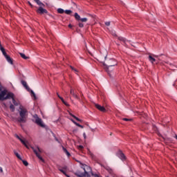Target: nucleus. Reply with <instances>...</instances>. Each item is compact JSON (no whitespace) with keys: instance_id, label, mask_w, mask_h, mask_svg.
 Returning <instances> with one entry per match:
<instances>
[{"instance_id":"nucleus-1","label":"nucleus","mask_w":177,"mask_h":177,"mask_svg":"<svg viewBox=\"0 0 177 177\" xmlns=\"http://www.w3.org/2000/svg\"><path fill=\"white\" fill-rule=\"evenodd\" d=\"M19 114V117L17 119V122L22 124H26V122H27V118H28V110H27V109H26L24 106H20Z\"/></svg>"},{"instance_id":"nucleus-2","label":"nucleus","mask_w":177,"mask_h":177,"mask_svg":"<svg viewBox=\"0 0 177 177\" xmlns=\"http://www.w3.org/2000/svg\"><path fill=\"white\" fill-rule=\"evenodd\" d=\"M31 149L33 151V152L35 153V154L36 155V157H37V158H39V160L42 161V162H45V160H44L42 156H41L40 153H42V151H41V149H39V147H31Z\"/></svg>"},{"instance_id":"nucleus-3","label":"nucleus","mask_w":177,"mask_h":177,"mask_svg":"<svg viewBox=\"0 0 177 177\" xmlns=\"http://www.w3.org/2000/svg\"><path fill=\"white\" fill-rule=\"evenodd\" d=\"M81 168L84 171V174L86 177H91V174H92V168L86 165H82Z\"/></svg>"},{"instance_id":"nucleus-4","label":"nucleus","mask_w":177,"mask_h":177,"mask_svg":"<svg viewBox=\"0 0 177 177\" xmlns=\"http://www.w3.org/2000/svg\"><path fill=\"white\" fill-rule=\"evenodd\" d=\"M33 118L35 119V124H37V125H39V127H41V128H45L46 127V125H45V124L44 123V122L42 121V119H41L39 117H38V115L35 114L32 115Z\"/></svg>"},{"instance_id":"nucleus-5","label":"nucleus","mask_w":177,"mask_h":177,"mask_svg":"<svg viewBox=\"0 0 177 177\" xmlns=\"http://www.w3.org/2000/svg\"><path fill=\"white\" fill-rule=\"evenodd\" d=\"M21 84L23 85V86H24V88H26V91H28V92H30L32 96H33V97L35 99H37V95H35V93L34 92V91L30 90L28 85H27V82L24 80H21Z\"/></svg>"},{"instance_id":"nucleus-6","label":"nucleus","mask_w":177,"mask_h":177,"mask_svg":"<svg viewBox=\"0 0 177 177\" xmlns=\"http://www.w3.org/2000/svg\"><path fill=\"white\" fill-rule=\"evenodd\" d=\"M118 39H119V41H121V42L124 43V46H126V48H128L129 44V45H131V46H135L132 43V41H131V40H128L125 37H118Z\"/></svg>"},{"instance_id":"nucleus-7","label":"nucleus","mask_w":177,"mask_h":177,"mask_svg":"<svg viewBox=\"0 0 177 177\" xmlns=\"http://www.w3.org/2000/svg\"><path fill=\"white\" fill-rule=\"evenodd\" d=\"M114 66H117V61L114 59H110L107 61L106 67L110 68V67H114Z\"/></svg>"},{"instance_id":"nucleus-8","label":"nucleus","mask_w":177,"mask_h":177,"mask_svg":"<svg viewBox=\"0 0 177 177\" xmlns=\"http://www.w3.org/2000/svg\"><path fill=\"white\" fill-rule=\"evenodd\" d=\"M116 156L117 157H118V158L122 160V161H125V160H127V157L125 156L124 153H122V151H118L116 153Z\"/></svg>"},{"instance_id":"nucleus-9","label":"nucleus","mask_w":177,"mask_h":177,"mask_svg":"<svg viewBox=\"0 0 177 177\" xmlns=\"http://www.w3.org/2000/svg\"><path fill=\"white\" fill-rule=\"evenodd\" d=\"M45 6H40V7L37 9V12L39 15H44V13H48V10L44 9Z\"/></svg>"},{"instance_id":"nucleus-10","label":"nucleus","mask_w":177,"mask_h":177,"mask_svg":"<svg viewBox=\"0 0 177 177\" xmlns=\"http://www.w3.org/2000/svg\"><path fill=\"white\" fill-rule=\"evenodd\" d=\"M0 100L3 102V100H6V91H2L0 93Z\"/></svg>"},{"instance_id":"nucleus-11","label":"nucleus","mask_w":177,"mask_h":177,"mask_svg":"<svg viewBox=\"0 0 177 177\" xmlns=\"http://www.w3.org/2000/svg\"><path fill=\"white\" fill-rule=\"evenodd\" d=\"M75 175L78 177H86V176L85 175V173L80 170H77L76 172H75Z\"/></svg>"},{"instance_id":"nucleus-12","label":"nucleus","mask_w":177,"mask_h":177,"mask_svg":"<svg viewBox=\"0 0 177 177\" xmlns=\"http://www.w3.org/2000/svg\"><path fill=\"white\" fill-rule=\"evenodd\" d=\"M15 137L17 138V139H19V140H20V142L24 144L27 149H28V146H27V143H26V141H24V140L21 139V138H20V136H19V135L17 134H15Z\"/></svg>"},{"instance_id":"nucleus-13","label":"nucleus","mask_w":177,"mask_h":177,"mask_svg":"<svg viewBox=\"0 0 177 177\" xmlns=\"http://www.w3.org/2000/svg\"><path fill=\"white\" fill-rule=\"evenodd\" d=\"M95 107L96 109H97V110H100V111H102L103 113L106 111V109L104 108V106H102L98 104H95Z\"/></svg>"},{"instance_id":"nucleus-14","label":"nucleus","mask_w":177,"mask_h":177,"mask_svg":"<svg viewBox=\"0 0 177 177\" xmlns=\"http://www.w3.org/2000/svg\"><path fill=\"white\" fill-rule=\"evenodd\" d=\"M6 59L7 60L8 63L10 64H13V59L10 57V56L7 55L5 57Z\"/></svg>"},{"instance_id":"nucleus-15","label":"nucleus","mask_w":177,"mask_h":177,"mask_svg":"<svg viewBox=\"0 0 177 177\" xmlns=\"http://www.w3.org/2000/svg\"><path fill=\"white\" fill-rule=\"evenodd\" d=\"M13 93H8L7 95H6V100H8V99H14L13 98Z\"/></svg>"},{"instance_id":"nucleus-16","label":"nucleus","mask_w":177,"mask_h":177,"mask_svg":"<svg viewBox=\"0 0 177 177\" xmlns=\"http://www.w3.org/2000/svg\"><path fill=\"white\" fill-rule=\"evenodd\" d=\"M149 60L152 64L156 62V58L153 57L151 55H149Z\"/></svg>"},{"instance_id":"nucleus-17","label":"nucleus","mask_w":177,"mask_h":177,"mask_svg":"<svg viewBox=\"0 0 177 177\" xmlns=\"http://www.w3.org/2000/svg\"><path fill=\"white\" fill-rule=\"evenodd\" d=\"M62 149L64 150V151L66 153V156L68 157H70V156H71V154L70 153V152H68V151L67 150V149H66L64 147H62Z\"/></svg>"},{"instance_id":"nucleus-18","label":"nucleus","mask_w":177,"mask_h":177,"mask_svg":"<svg viewBox=\"0 0 177 177\" xmlns=\"http://www.w3.org/2000/svg\"><path fill=\"white\" fill-rule=\"evenodd\" d=\"M35 2H36V3L37 5H39V6H45V4H44L42 2H41V1L39 0H34Z\"/></svg>"},{"instance_id":"nucleus-19","label":"nucleus","mask_w":177,"mask_h":177,"mask_svg":"<svg viewBox=\"0 0 177 177\" xmlns=\"http://www.w3.org/2000/svg\"><path fill=\"white\" fill-rule=\"evenodd\" d=\"M75 20H77V21H80L81 20V17L80 15H78L77 12L75 13Z\"/></svg>"},{"instance_id":"nucleus-20","label":"nucleus","mask_w":177,"mask_h":177,"mask_svg":"<svg viewBox=\"0 0 177 177\" xmlns=\"http://www.w3.org/2000/svg\"><path fill=\"white\" fill-rule=\"evenodd\" d=\"M14 154H15L16 157H17L19 160H22L21 156H20V154H19V153H17V151H14Z\"/></svg>"},{"instance_id":"nucleus-21","label":"nucleus","mask_w":177,"mask_h":177,"mask_svg":"<svg viewBox=\"0 0 177 177\" xmlns=\"http://www.w3.org/2000/svg\"><path fill=\"white\" fill-rule=\"evenodd\" d=\"M21 57H22V59H24L25 60H27V59H28V57L26 56V55L24 53H19Z\"/></svg>"},{"instance_id":"nucleus-22","label":"nucleus","mask_w":177,"mask_h":177,"mask_svg":"<svg viewBox=\"0 0 177 177\" xmlns=\"http://www.w3.org/2000/svg\"><path fill=\"white\" fill-rule=\"evenodd\" d=\"M64 10H63L62 8H58L57 9V12L59 13L60 15H63V13H64Z\"/></svg>"},{"instance_id":"nucleus-23","label":"nucleus","mask_w":177,"mask_h":177,"mask_svg":"<svg viewBox=\"0 0 177 177\" xmlns=\"http://www.w3.org/2000/svg\"><path fill=\"white\" fill-rule=\"evenodd\" d=\"M80 21H82V23H86V21H88V18H80Z\"/></svg>"},{"instance_id":"nucleus-24","label":"nucleus","mask_w":177,"mask_h":177,"mask_svg":"<svg viewBox=\"0 0 177 177\" xmlns=\"http://www.w3.org/2000/svg\"><path fill=\"white\" fill-rule=\"evenodd\" d=\"M70 115H71V117H73V118H75V120L76 121H80V122H81V120H80V118H77L75 115H73V114H71V113H70Z\"/></svg>"},{"instance_id":"nucleus-25","label":"nucleus","mask_w":177,"mask_h":177,"mask_svg":"<svg viewBox=\"0 0 177 177\" xmlns=\"http://www.w3.org/2000/svg\"><path fill=\"white\" fill-rule=\"evenodd\" d=\"M105 169H106L109 174H113V169H111V168L106 167Z\"/></svg>"},{"instance_id":"nucleus-26","label":"nucleus","mask_w":177,"mask_h":177,"mask_svg":"<svg viewBox=\"0 0 177 177\" xmlns=\"http://www.w3.org/2000/svg\"><path fill=\"white\" fill-rule=\"evenodd\" d=\"M64 12L66 13V15H71V13H73V11L71 10H66Z\"/></svg>"},{"instance_id":"nucleus-27","label":"nucleus","mask_w":177,"mask_h":177,"mask_svg":"<svg viewBox=\"0 0 177 177\" xmlns=\"http://www.w3.org/2000/svg\"><path fill=\"white\" fill-rule=\"evenodd\" d=\"M71 95H72L73 97H77V95H75V93H74V90L73 89H71Z\"/></svg>"},{"instance_id":"nucleus-28","label":"nucleus","mask_w":177,"mask_h":177,"mask_svg":"<svg viewBox=\"0 0 177 177\" xmlns=\"http://www.w3.org/2000/svg\"><path fill=\"white\" fill-rule=\"evenodd\" d=\"M10 109L11 111H12V112L15 111V105H13V104H11L10 105Z\"/></svg>"},{"instance_id":"nucleus-29","label":"nucleus","mask_w":177,"mask_h":177,"mask_svg":"<svg viewBox=\"0 0 177 177\" xmlns=\"http://www.w3.org/2000/svg\"><path fill=\"white\" fill-rule=\"evenodd\" d=\"M21 161H22V162H23L24 165H25V167L28 166V162H27V160H23V159H22V160H21Z\"/></svg>"},{"instance_id":"nucleus-30","label":"nucleus","mask_w":177,"mask_h":177,"mask_svg":"<svg viewBox=\"0 0 177 177\" xmlns=\"http://www.w3.org/2000/svg\"><path fill=\"white\" fill-rule=\"evenodd\" d=\"M59 171H60V172H62V174H64V175H65V176H67V173H66V171H64V169H59Z\"/></svg>"},{"instance_id":"nucleus-31","label":"nucleus","mask_w":177,"mask_h":177,"mask_svg":"<svg viewBox=\"0 0 177 177\" xmlns=\"http://www.w3.org/2000/svg\"><path fill=\"white\" fill-rule=\"evenodd\" d=\"M111 35H112L113 37H117V34H115V30H112V31H111Z\"/></svg>"},{"instance_id":"nucleus-32","label":"nucleus","mask_w":177,"mask_h":177,"mask_svg":"<svg viewBox=\"0 0 177 177\" xmlns=\"http://www.w3.org/2000/svg\"><path fill=\"white\" fill-rule=\"evenodd\" d=\"M70 67H71V70H73V71H75V73H78V71H77V69H75L74 67H73L71 66Z\"/></svg>"},{"instance_id":"nucleus-33","label":"nucleus","mask_w":177,"mask_h":177,"mask_svg":"<svg viewBox=\"0 0 177 177\" xmlns=\"http://www.w3.org/2000/svg\"><path fill=\"white\" fill-rule=\"evenodd\" d=\"M77 149H78V150H82L84 149V146L79 145V146H77Z\"/></svg>"},{"instance_id":"nucleus-34","label":"nucleus","mask_w":177,"mask_h":177,"mask_svg":"<svg viewBox=\"0 0 177 177\" xmlns=\"http://www.w3.org/2000/svg\"><path fill=\"white\" fill-rule=\"evenodd\" d=\"M12 103L15 104V106H17V102H16L15 98H12Z\"/></svg>"},{"instance_id":"nucleus-35","label":"nucleus","mask_w":177,"mask_h":177,"mask_svg":"<svg viewBox=\"0 0 177 177\" xmlns=\"http://www.w3.org/2000/svg\"><path fill=\"white\" fill-rule=\"evenodd\" d=\"M122 120H123V121H131L132 120V119H128L127 118H124Z\"/></svg>"},{"instance_id":"nucleus-36","label":"nucleus","mask_w":177,"mask_h":177,"mask_svg":"<svg viewBox=\"0 0 177 177\" xmlns=\"http://www.w3.org/2000/svg\"><path fill=\"white\" fill-rule=\"evenodd\" d=\"M79 27H80V28H82L84 27V24H82V23H79Z\"/></svg>"},{"instance_id":"nucleus-37","label":"nucleus","mask_w":177,"mask_h":177,"mask_svg":"<svg viewBox=\"0 0 177 177\" xmlns=\"http://www.w3.org/2000/svg\"><path fill=\"white\" fill-rule=\"evenodd\" d=\"M105 26H107L109 27V26H110V21L105 22Z\"/></svg>"},{"instance_id":"nucleus-38","label":"nucleus","mask_w":177,"mask_h":177,"mask_svg":"<svg viewBox=\"0 0 177 177\" xmlns=\"http://www.w3.org/2000/svg\"><path fill=\"white\" fill-rule=\"evenodd\" d=\"M2 54L4 56V57H6V56H8V54L6 53V51H4V53H2Z\"/></svg>"},{"instance_id":"nucleus-39","label":"nucleus","mask_w":177,"mask_h":177,"mask_svg":"<svg viewBox=\"0 0 177 177\" xmlns=\"http://www.w3.org/2000/svg\"><path fill=\"white\" fill-rule=\"evenodd\" d=\"M60 100H62V103H64V99L62 97H59Z\"/></svg>"},{"instance_id":"nucleus-40","label":"nucleus","mask_w":177,"mask_h":177,"mask_svg":"<svg viewBox=\"0 0 177 177\" xmlns=\"http://www.w3.org/2000/svg\"><path fill=\"white\" fill-rule=\"evenodd\" d=\"M77 127H79L80 128H84V126L81 125V124H77Z\"/></svg>"},{"instance_id":"nucleus-41","label":"nucleus","mask_w":177,"mask_h":177,"mask_svg":"<svg viewBox=\"0 0 177 177\" xmlns=\"http://www.w3.org/2000/svg\"><path fill=\"white\" fill-rule=\"evenodd\" d=\"M83 136H84V139H86V134L85 133H84Z\"/></svg>"},{"instance_id":"nucleus-42","label":"nucleus","mask_w":177,"mask_h":177,"mask_svg":"<svg viewBox=\"0 0 177 177\" xmlns=\"http://www.w3.org/2000/svg\"><path fill=\"white\" fill-rule=\"evenodd\" d=\"M64 104H65V106H68V104L67 102H66V101H64V102H63Z\"/></svg>"},{"instance_id":"nucleus-43","label":"nucleus","mask_w":177,"mask_h":177,"mask_svg":"<svg viewBox=\"0 0 177 177\" xmlns=\"http://www.w3.org/2000/svg\"><path fill=\"white\" fill-rule=\"evenodd\" d=\"M57 96H58L59 99H60V97H62L60 96V95H59V93H57Z\"/></svg>"},{"instance_id":"nucleus-44","label":"nucleus","mask_w":177,"mask_h":177,"mask_svg":"<svg viewBox=\"0 0 177 177\" xmlns=\"http://www.w3.org/2000/svg\"><path fill=\"white\" fill-rule=\"evenodd\" d=\"M75 125H76L77 127H78V125L80 124L79 123H77V122H74Z\"/></svg>"},{"instance_id":"nucleus-45","label":"nucleus","mask_w":177,"mask_h":177,"mask_svg":"<svg viewBox=\"0 0 177 177\" xmlns=\"http://www.w3.org/2000/svg\"><path fill=\"white\" fill-rule=\"evenodd\" d=\"M75 125H76L77 127H78V125L80 124L79 123H77V122H74Z\"/></svg>"},{"instance_id":"nucleus-46","label":"nucleus","mask_w":177,"mask_h":177,"mask_svg":"<svg viewBox=\"0 0 177 177\" xmlns=\"http://www.w3.org/2000/svg\"><path fill=\"white\" fill-rule=\"evenodd\" d=\"M75 125H76L77 127H78V125L80 124L79 123H77V122H74Z\"/></svg>"},{"instance_id":"nucleus-47","label":"nucleus","mask_w":177,"mask_h":177,"mask_svg":"<svg viewBox=\"0 0 177 177\" xmlns=\"http://www.w3.org/2000/svg\"><path fill=\"white\" fill-rule=\"evenodd\" d=\"M0 172L2 173L3 172V170L2 169V167H0Z\"/></svg>"},{"instance_id":"nucleus-48","label":"nucleus","mask_w":177,"mask_h":177,"mask_svg":"<svg viewBox=\"0 0 177 177\" xmlns=\"http://www.w3.org/2000/svg\"><path fill=\"white\" fill-rule=\"evenodd\" d=\"M68 27H69V28H73V25L69 24V25H68Z\"/></svg>"},{"instance_id":"nucleus-49","label":"nucleus","mask_w":177,"mask_h":177,"mask_svg":"<svg viewBox=\"0 0 177 177\" xmlns=\"http://www.w3.org/2000/svg\"><path fill=\"white\" fill-rule=\"evenodd\" d=\"M62 169H67V167H64L63 168H62Z\"/></svg>"},{"instance_id":"nucleus-50","label":"nucleus","mask_w":177,"mask_h":177,"mask_svg":"<svg viewBox=\"0 0 177 177\" xmlns=\"http://www.w3.org/2000/svg\"><path fill=\"white\" fill-rule=\"evenodd\" d=\"M71 121H72V122H73V124L75 122V121L73 119H71Z\"/></svg>"},{"instance_id":"nucleus-51","label":"nucleus","mask_w":177,"mask_h":177,"mask_svg":"<svg viewBox=\"0 0 177 177\" xmlns=\"http://www.w3.org/2000/svg\"><path fill=\"white\" fill-rule=\"evenodd\" d=\"M55 140H56L57 142H59V140L57 139V138H55Z\"/></svg>"},{"instance_id":"nucleus-52","label":"nucleus","mask_w":177,"mask_h":177,"mask_svg":"<svg viewBox=\"0 0 177 177\" xmlns=\"http://www.w3.org/2000/svg\"><path fill=\"white\" fill-rule=\"evenodd\" d=\"M29 5H30V6H32V5L31 4V3H29Z\"/></svg>"},{"instance_id":"nucleus-53","label":"nucleus","mask_w":177,"mask_h":177,"mask_svg":"<svg viewBox=\"0 0 177 177\" xmlns=\"http://www.w3.org/2000/svg\"><path fill=\"white\" fill-rule=\"evenodd\" d=\"M175 138H176V139L177 140V136H176V135L175 136Z\"/></svg>"},{"instance_id":"nucleus-54","label":"nucleus","mask_w":177,"mask_h":177,"mask_svg":"<svg viewBox=\"0 0 177 177\" xmlns=\"http://www.w3.org/2000/svg\"><path fill=\"white\" fill-rule=\"evenodd\" d=\"M0 91H1V87H0Z\"/></svg>"}]
</instances>
